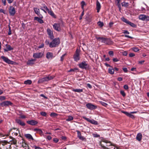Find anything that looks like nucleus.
<instances>
[{
  "label": "nucleus",
  "instance_id": "49",
  "mask_svg": "<svg viewBox=\"0 0 149 149\" xmlns=\"http://www.w3.org/2000/svg\"><path fill=\"white\" fill-rule=\"evenodd\" d=\"M33 148H34L35 149H43L35 145H34L33 146Z\"/></svg>",
  "mask_w": 149,
  "mask_h": 149
},
{
  "label": "nucleus",
  "instance_id": "5",
  "mask_svg": "<svg viewBox=\"0 0 149 149\" xmlns=\"http://www.w3.org/2000/svg\"><path fill=\"white\" fill-rule=\"evenodd\" d=\"M13 105V103L9 101H4L0 103V106L2 107H6L9 105L12 106Z\"/></svg>",
  "mask_w": 149,
  "mask_h": 149
},
{
  "label": "nucleus",
  "instance_id": "9",
  "mask_svg": "<svg viewBox=\"0 0 149 149\" xmlns=\"http://www.w3.org/2000/svg\"><path fill=\"white\" fill-rule=\"evenodd\" d=\"M91 56H89L91 59L93 61H94V60H95L96 61L98 58V55L95 53H93L91 54Z\"/></svg>",
  "mask_w": 149,
  "mask_h": 149
},
{
  "label": "nucleus",
  "instance_id": "63",
  "mask_svg": "<svg viewBox=\"0 0 149 149\" xmlns=\"http://www.w3.org/2000/svg\"><path fill=\"white\" fill-rule=\"evenodd\" d=\"M135 56V54L133 53H130L129 54V56L130 57H133Z\"/></svg>",
  "mask_w": 149,
  "mask_h": 149
},
{
  "label": "nucleus",
  "instance_id": "56",
  "mask_svg": "<svg viewBox=\"0 0 149 149\" xmlns=\"http://www.w3.org/2000/svg\"><path fill=\"white\" fill-rule=\"evenodd\" d=\"M122 54L124 56H126L127 54V51H125L122 52Z\"/></svg>",
  "mask_w": 149,
  "mask_h": 149
},
{
  "label": "nucleus",
  "instance_id": "16",
  "mask_svg": "<svg viewBox=\"0 0 149 149\" xmlns=\"http://www.w3.org/2000/svg\"><path fill=\"white\" fill-rule=\"evenodd\" d=\"M26 123L32 125H35L38 123V121L33 120L27 121Z\"/></svg>",
  "mask_w": 149,
  "mask_h": 149
},
{
  "label": "nucleus",
  "instance_id": "23",
  "mask_svg": "<svg viewBox=\"0 0 149 149\" xmlns=\"http://www.w3.org/2000/svg\"><path fill=\"white\" fill-rule=\"evenodd\" d=\"M109 145H108V144H107V143L106 144V145L105 146L104 145V144H102L101 143L100 144L102 148L104 149H109V148H107L106 147V146H109L111 145V143L110 142L109 143Z\"/></svg>",
  "mask_w": 149,
  "mask_h": 149
},
{
  "label": "nucleus",
  "instance_id": "2",
  "mask_svg": "<svg viewBox=\"0 0 149 149\" xmlns=\"http://www.w3.org/2000/svg\"><path fill=\"white\" fill-rule=\"evenodd\" d=\"M97 39L101 40L102 42L105 43L108 45H111L113 43V42L109 38L99 37L97 38Z\"/></svg>",
  "mask_w": 149,
  "mask_h": 149
},
{
  "label": "nucleus",
  "instance_id": "41",
  "mask_svg": "<svg viewBox=\"0 0 149 149\" xmlns=\"http://www.w3.org/2000/svg\"><path fill=\"white\" fill-rule=\"evenodd\" d=\"M120 93L123 96V97H125L126 95V94L124 91L123 90H121L120 91Z\"/></svg>",
  "mask_w": 149,
  "mask_h": 149
},
{
  "label": "nucleus",
  "instance_id": "19",
  "mask_svg": "<svg viewBox=\"0 0 149 149\" xmlns=\"http://www.w3.org/2000/svg\"><path fill=\"white\" fill-rule=\"evenodd\" d=\"M42 18L39 17H35L34 18V20L37 21L40 24H42L44 23L43 20L42 19Z\"/></svg>",
  "mask_w": 149,
  "mask_h": 149
},
{
  "label": "nucleus",
  "instance_id": "47",
  "mask_svg": "<svg viewBox=\"0 0 149 149\" xmlns=\"http://www.w3.org/2000/svg\"><path fill=\"white\" fill-rule=\"evenodd\" d=\"M86 18V21L89 22H90L91 21V18L89 17H87Z\"/></svg>",
  "mask_w": 149,
  "mask_h": 149
},
{
  "label": "nucleus",
  "instance_id": "35",
  "mask_svg": "<svg viewBox=\"0 0 149 149\" xmlns=\"http://www.w3.org/2000/svg\"><path fill=\"white\" fill-rule=\"evenodd\" d=\"M78 69L77 68H74V69H70L69 71L68 72H78Z\"/></svg>",
  "mask_w": 149,
  "mask_h": 149
},
{
  "label": "nucleus",
  "instance_id": "29",
  "mask_svg": "<svg viewBox=\"0 0 149 149\" xmlns=\"http://www.w3.org/2000/svg\"><path fill=\"white\" fill-rule=\"evenodd\" d=\"M72 91L74 92L78 93H81L83 92V89H73Z\"/></svg>",
  "mask_w": 149,
  "mask_h": 149
},
{
  "label": "nucleus",
  "instance_id": "57",
  "mask_svg": "<svg viewBox=\"0 0 149 149\" xmlns=\"http://www.w3.org/2000/svg\"><path fill=\"white\" fill-rule=\"evenodd\" d=\"M128 116H129V117L131 118H134V116L133 115L131 114V113H129Z\"/></svg>",
  "mask_w": 149,
  "mask_h": 149
},
{
  "label": "nucleus",
  "instance_id": "15",
  "mask_svg": "<svg viewBox=\"0 0 149 149\" xmlns=\"http://www.w3.org/2000/svg\"><path fill=\"white\" fill-rule=\"evenodd\" d=\"M140 19L145 21L149 20V16L144 15H140Z\"/></svg>",
  "mask_w": 149,
  "mask_h": 149
},
{
  "label": "nucleus",
  "instance_id": "8",
  "mask_svg": "<svg viewBox=\"0 0 149 149\" xmlns=\"http://www.w3.org/2000/svg\"><path fill=\"white\" fill-rule=\"evenodd\" d=\"M86 106L87 108L91 110L95 109L97 107V106L94 105L90 103L86 104Z\"/></svg>",
  "mask_w": 149,
  "mask_h": 149
},
{
  "label": "nucleus",
  "instance_id": "48",
  "mask_svg": "<svg viewBox=\"0 0 149 149\" xmlns=\"http://www.w3.org/2000/svg\"><path fill=\"white\" fill-rule=\"evenodd\" d=\"M9 30H8V35H10L11 34V27L9 25Z\"/></svg>",
  "mask_w": 149,
  "mask_h": 149
},
{
  "label": "nucleus",
  "instance_id": "39",
  "mask_svg": "<svg viewBox=\"0 0 149 149\" xmlns=\"http://www.w3.org/2000/svg\"><path fill=\"white\" fill-rule=\"evenodd\" d=\"M98 25L100 27H102L104 25V24L103 22L99 21L97 23Z\"/></svg>",
  "mask_w": 149,
  "mask_h": 149
},
{
  "label": "nucleus",
  "instance_id": "26",
  "mask_svg": "<svg viewBox=\"0 0 149 149\" xmlns=\"http://www.w3.org/2000/svg\"><path fill=\"white\" fill-rule=\"evenodd\" d=\"M47 11L48 13L51 15L52 17H53L55 18H56V15L54 14V13L53 12V11L52 10H49Z\"/></svg>",
  "mask_w": 149,
  "mask_h": 149
},
{
  "label": "nucleus",
  "instance_id": "28",
  "mask_svg": "<svg viewBox=\"0 0 149 149\" xmlns=\"http://www.w3.org/2000/svg\"><path fill=\"white\" fill-rule=\"evenodd\" d=\"M122 20L124 22L129 24L130 22L127 19H126L123 17L121 18Z\"/></svg>",
  "mask_w": 149,
  "mask_h": 149
},
{
  "label": "nucleus",
  "instance_id": "40",
  "mask_svg": "<svg viewBox=\"0 0 149 149\" xmlns=\"http://www.w3.org/2000/svg\"><path fill=\"white\" fill-rule=\"evenodd\" d=\"M16 132H13V133H12V135L13 136L15 135V136H17L18 135V133H19V131L17 129L16 130Z\"/></svg>",
  "mask_w": 149,
  "mask_h": 149
},
{
  "label": "nucleus",
  "instance_id": "61",
  "mask_svg": "<svg viewBox=\"0 0 149 149\" xmlns=\"http://www.w3.org/2000/svg\"><path fill=\"white\" fill-rule=\"evenodd\" d=\"M44 44L43 43H42L40 45H39L38 47V48L40 49L44 47Z\"/></svg>",
  "mask_w": 149,
  "mask_h": 149
},
{
  "label": "nucleus",
  "instance_id": "60",
  "mask_svg": "<svg viewBox=\"0 0 149 149\" xmlns=\"http://www.w3.org/2000/svg\"><path fill=\"white\" fill-rule=\"evenodd\" d=\"M83 118L85 120H86L87 121L90 123L91 120L89 118H88L85 117H83Z\"/></svg>",
  "mask_w": 149,
  "mask_h": 149
},
{
  "label": "nucleus",
  "instance_id": "33",
  "mask_svg": "<svg viewBox=\"0 0 149 149\" xmlns=\"http://www.w3.org/2000/svg\"><path fill=\"white\" fill-rule=\"evenodd\" d=\"M32 83V81L30 80H27L24 82V84H26L30 85Z\"/></svg>",
  "mask_w": 149,
  "mask_h": 149
},
{
  "label": "nucleus",
  "instance_id": "54",
  "mask_svg": "<svg viewBox=\"0 0 149 149\" xmlns=\"http://www.w3.org/2000/svg\"><path fill=\"white\" fill-rule=\"evenodd\" d=\"M79 138L81 140H86V139L83 136H81L79 137Z\"/></svg>",
  "mask_w": 149,
  "mask_h": 149
},
{
  "label": "nucleus",
  "instance_id": "32",
  "mask_svg": "<svg viewBox=\"0 0 149 149\" xmlns=\"http://www.w3.org/2000/svg\"><path fill=\"white\" fill-rule=\"evenodd\" d=\"M12 140L11 141V144L15 145L17 144V140L15 138L12 137Z\"/></svg>",
  "mask_w": 149,
  "mask_h": 149
},
{
  "label": "nucleus",
  "instance_id": "46",
  "mask_svg": "<svg viewBox=\"0 0 149 149\" xmlns=\"http://www.w3.org/2000/svg\"><path fill=\"white\" fill-rule=\"evenodd\" d=\"M100 102V103L101 104L102 106H104L105 107H106L108 105L107 104L104 102Z\"/></svg>",
  "mask_w": 149,
  "mask_h": 149
},
{
  "label": "nucleus",
  "instance_id": "31",
  "mask_svg": "<svg viewBox=\"0 0 149 149\" xmlns=\"http://www.w3.org/2000/svg\"><path fill=\"white\" fill-rule=\"evenodd\" d=\"M122 5L123 6L125 7H127L129 6V3L125 2H123L121 3Z\"/></svg>",
  "mask_w": 149,
  "mask_h": 149
},
{
  "label": "nucleus",
  "instance_id": "6",
  "mask_svg": "<svg viewBox=\"0 0 149 149\" xmlns=\"http://www.w3.org/2000/svg\"><path fill=\"white\" fill-rule=\"evenodd\" d=\"M10 15L13 16L15 15L16 11L15 8L12 6H10L8 9Z\"/></svg>",
  "mask_w": 149,
  "mask_h": 149
},
{
  "label": "nucleus",
  "instance_id": "14",
  "mask_svg": "<svg viewBox=\"0 0 149 149\" xmlns=\"http://www.w3.org/2000/svg\"><path fill=\"white\" fill-rule=\"evenodd\" d=\"M34 12L38 15L41 18H43V17L42 15L40 14V10L39 8H33Z\"/></svg>",
  "mask_w": 149,
  "mask_h": 149
},
{
  "label": "nucleus",
  "instance_id": "62",
  "mask_svg": "<svg viewBox=\"0 0 149 149\" xmlns=\"http://www.w3.org/2000/svg\"><path fill=\"white\" fill-rule=\"evenodd\" d=\"M53 141L55 143H57L58 142V139L57 138H54L53 139Z\"/></svg>",
  "mask_w": 149,
  "mask_h": 149
},
{
  "label": "nucleus",
  "instance_id": "64",
  "mask_svg": "<svg viewBox=\"0 0 149 149\" xmlns=\"http://www.w3.org/2000/svg\"><path fill=\"white\" fill-rule=\"evenodd\" d=\"M123 71H124V72H127L128 71V70H127V68H123Z\"/></svg>",
  "mask_w": 149,
  "mask_h": 149
},
{
  "label": "nucleus",
  "instance_id": "11",
  "mask_svg": "<svg viewBox=\"0 0 149 149\" xmlns=\"http://www.w3.org/2000/svg\"><path fill=\"white\" fill-rule=\"evenodd\" d=\"M54 29L58 31H61V29L60 27V24L58 23H55L53 25Z\"/></svg>",
  "mask_w": 149,
  "mask_h": 149
},
{
  "label": "nucleus",
  "instance_id": "50",
  "mask_svg": "<svg viewBox=\"0 0 149 149\" xmlns=\"http://www.w3.org/2000/svg\"><path fill=\"white\" fill-rule=\"evenodd\" d=\"M6 99V97L4 96H0V100L2 101Z\"/></svg>",
  "mask_w": 149,
  "mask_h": 149
},
{
  "label": "nucleus",
  "instance_id": "13",
  "mask_svg": "<svg viewBox=\"0 0 149 149\" xmlns=\"http://www.w3.org/2000/svg\"><path fill=\"white\" fill-rule=\"evenodd\" d=\"M43 55L41 52L36 53L33 54V57L35 58H38L42 57Z\"/></svg>",
  "mask_w": 149,
  "mask_h": 149
},
{
  "label": "nucleus",
  "instance_id": "58",
  "mask_svg": "<svg viewBox=\"0 0 149 149\" xmlns=\"http://www.w3.org/2000/svg\"><path fill=\"white\" fill-rule=\"evenodd\" d=\"M66 55L65 54H64L61 57V61H63V59H64V58L65 56Z\"/></svg>",
  "mask_w": 149,
  "mask_h": 149
},
{
  "label": "nucleus",
  "instance_id": "37",
  "mask_svg": "<svg viewBox=\"0 0 149 149\" xmlns=\"http://www.w3.org/2000/svg\"><path fill=\"white\" fill-rule=\"evenodd\" d=\"M58 114L54 112H52L50 114V116L51 117H54L57 116Z\"/></svg>",
  "mask_w": 149,
  "mask_h": 149
},
{
  "label": "nucleus",
  "instance_id": "38",
  "mask_svg": "<svg viewBox=\"0 0 149 149\" xmlns=\"http://www.w3.org/2000/svg\"><path fill=\"white\" fill-rule=\"evenodd\" d=\"M22 146H23V148H24V147H27L28 148L27 149H29V146L28 144H26L25 143H22Z\"/></svg>",
  "mask_w": 149,
  "mask_h": 149
},
{
  "label": "nucleus",
  "instance_id": "18",
  "mask_svg": "<svg viewBox=\"0 0 149 149\" xmlns=\"http://www.w3.org/2000/svg\"><path fill=\"white\" fill-rule=\"evenodd\" d=\"M36 61L35 59H31L28 60L27 62V64L28 65H32L35 63V61Z\"/></svg>",
  "mask_w": 149,
  "mask_h": 149
},
{
  "label": "nucleus",
  "instance_id": "55",
  "mask_svg": "<svg viewBox=\"0 0 149 149\" xmlns=\"http://www.w3.org/2000/svg\"><path fill=\"white\" fill-rule=\"evenodd\" d=\"M77 136L78 138L80 136H81V134L80 132L79 131H77Z\"/></svg>",
  "mask_w": 149,
  "mask_h": 149
},
{
  "label": "nucleus",
  "instance_id": "25",
  "mask_svg": "<svg viewBox=\"0 0 149 149\" xmlns=\"http://www.w3.org/2000/svg\"><path fill=\"white\" fill-rule=\"evenodd\" d=\"M40 9L41 10H42L45 13H47L46 10L48 11L49 10L48 8L45 5L43 7H41V8Z\"/></svg>",
  "mask_w": 149,
  "mask_h": 149
},
{
  "label": "nucleus",
  "instance_id": "42",
  "mask_svg": "<svg viewBox=\"0 0 149 149\" xmlns=\"http://www.w3.org/2000/svg\"><path fill=\"white\" fill-rule=\"evenodd\" d=\"M128 24L130 25L131 26H132L133 27H134V28L136 27V25L135 24H134L133 23L131 22H129V24Z\"/></svg>",
  "mask_w": 149,
  "mask_h": 149
},
{
  "label": "nucleus",
  "instance_id": "20",
  "mask_svg": "<svg viewBox=\"0 0 149 149\" xmlns=\"http://www.w3.org/2000/svg\"><path fill=\"white\" fill-rule=\"evenodd\" d=\"M46 57L48 59L52 58L54 57L53 56V54L50 52H48L46 53Z\"/></svg>",
  "mask_w": 149,
  "mask_h": 149
},
{
  "label": "nucleus",
  "instance_id": "21",
  "mask_svg": "<svg viewBox=\"0 0 149 149\" xmlns=\"http://www.w3.org/2000/svg\"><path fill=\"white\" fill-rule=\"evenodd\" d=\"M101 6L100 4L98 1H97L96 9L97 10V12L99 13L101 8Z\"/></svg>",
  "mask_w": 149,
  "mask_h": 149
},
{
  "label": "nucleus",
  "instance_id": "30",
  "mask_svg": "<svg viewBox=\"0 0 149 149\" xmlns=\"http://www.w3.org/2000/svg\"><path fill=\"white\" fill-rule=\"evenodd\" d=\"M108 72L111 74H114V70L113 68H109L108 69Z\"/></svg>",
  "mask_w": 149,
  "mask_h": 149
},
{
  "label": "nucleus",
  "instance_id": "51",
  "mask_svg": "<svg viewBox=\"0 0 149 149\" xmlns=\"http://www.w3.org/2000/svg\"><path fill=\"white\" fill-rule=\"evenodd\" d=\"M84 10H83V11L82 12L81 14V15L79 17V19L81 20L82 19V17L84 15Z\"/></svg>",
  "mask_w": 149,
  "mask_h": 149
},
{
  "label": "nucleus",
  "instance_id": "59",
  "mask_svg": "<svg viewBox=\"0 0 149 149\" xmlns=\"http://www.w3.org/2000/svg\"><path fill=\"white\" fill-rule=\"evenodd\" d=\"M123 88L125 89L126 90H128L129 88L128 86L126 85L124 86Z\"/></svg>",
  "mask_w": 149,
  "mask_h": 149
},
{
  "label": "nucleus",
  "instance_id": "24",
  "mask_svg": "<svg viewBox=\"0 0 149 149\" xmlns=\"http://www.w3.org/2000/svg\"><path fill=\"white\" fill-rule=\"evenodd\" d=\"M25 136L29 139H31L33 140L34 139L32 136L30 134H26L24 135Z\"/></svg>",
  "mask_w": 149,
  "mask_h": 149
},
{
  "label": "nucleus",
  "instance_id": "7",
  "mask_svg": "<svg viewBox=\"0 0 149 149\" xmlns=\"http://www.w3.org/2000/svg\"><path fill=\"white\" fill-rule=\"evenodd\" d=\"M79 68L82 69L86 70L88 68L87 67L88 64L86 63L85 61H83V62L79 64Z\"/></svg>",
  "mask_w": 149,
  "mask_h": 149
},
{
  "label": "nucleus",
  "instance_id": "17",
  "mask_svg": "<svg viewBox=\"0 0 149 149\" xmlns=\"http://www.w3.org/2000/svg\"><path fill=\"white\" fill-rule=\"evenodd\" d=\"M15 122L17 123L18 124H19V125L24 126L25 125V124L21 120H20L19 119H15Z\"/></svg>",
  "mask_w": 149,
  "mask_h": 149
},
{
  "label": "nucleus",
  "instance_id": "22",
  "mask_svg": "<svg viewBox=\"0 0 149 149\" xmlns=\"http://www.w3.org/2000/svg\"><path fill=\"white\" fill-rule=\"evenodd\" d=\"M6 48L4 49L5 52H8V51H10L13 49V48L11 47L10 45L8 44L6 45Z\"/></svg>",
  "mask_w": 149,
  "mask_h": 149
},
{
  "label": "nucleus",
  "instance_id": "34",
  "mask_svg": "<svg viewBox=\"0 0 149 149\" xmlns=\"http://www.w3.org/2000/svg\"><path fill=\"white\" fill-rule=\"evenodd\" d=\"M73 119V118L72 116H69L68 118L66 119V121H69L72 120Z\"/></svg>",
  "mask_w": 149,
  "mask_h": 149
},
{
  "label": "nucleus",
  "instance_id": "3",
  "mask_svg": "<svg viewBox=\"0 0 149 149\" xmlns=\"http://www.w3.org/2000/svg\"><path fill=\"white\" fill-rule=\"evenodd\" d=\"M54 77L52 76L49 75L46 77H45L39 79L38 82L39 83H42L45 81H48L52 79Z\"/></svg>",
  "mask_w": 149,
  "mask_h": 149
},
{
  "label": "nucleus",
  "instance_id": "1",
  "mask_svg": "<svg viewBox=\"0 0 149 149\" xmlns=\"http://www.w3.org/2000/svg\"><path fill=\"white\" fill-rule=\"evenodd\" d=\"M60 43V40L59 38H56L53 39L49 43V47L51 48L55 47Z\"/></svg>",
  "mask_w": 149,
  "mask_h": 149
},
{
  "label": "nucleus",
  "instance_id": "36",
  "mask_svg": "<svg viewBox=\"0 0 149 149\" xmlns=\"http://www.w3.org/2000/svg\"><path fill=\"white\" fill-rule=\"evenodd\" d=\"M90 123L95 125H97L98 124L97 121L93 120H91Z\"/></svg>",
  "mask_w": 149,
  "mask_h": 149
},
{
  "label": "nucleus",
  "instance_id": "52",
  "mask_svg": "<svg viewBox=\"0 0 149 149\" xmlns=\"http://www.w3.org/2000/svg\"><path fill=\"white\" fill-rule=\"evenodd\" d=\"M136 139L138 141H140V133L138 134L137 135Z\"/></svg>",
  "mask_w": 149,
  "mask_h": 149
},
{
  "label": "nucleus",
  "instance_id": "53",
  "mask_svg": "<svg viewBox=\"0 0 149 149\" xmlns=\"http://www.w3.org/2000/svg\"><path fill=\"white\" fill-rule=\"evenodd\" d=\"M2 3H3V5L4 6H5L6 5V0H1Z\"/></svg>",
  "mask_w": 149,
  "mask_h": 149
},
{
  "label": "nucleus",
  "instance_id": "45",
  "mask_svg": "<svg viewBox=\"0 0 149 149\" xmlns=\"http://www.w3.org/2000/svg\"><path fill=\"white\" fill-rule=\"evenodd\" d=\"M132 50L135 52H137L139 51V49L136 47H134L132 48Z\"/></svg>",
  "mask_w": 149,
  "mask_h": 149
},
{
  "label": "nucleus",
  "instance_id": "27",
  "mask_svg": "<svg viewBox=\"0 0 149 149\" xmlns=\"http://www.w3.org/2000/svg\"><path fill=\"white\" fill-rule=\"evenodd\" d=\"M122 20L124 22L129 24L130 22L127 19H126L123 17L121 18Z\"/></svg>",
  "mask_w": 149,
  "mask_h": 149
},
{
  "label": "nucleus",
  "instance_id": "44",
  "mask_svg": "<svg viewBox=\"0 0 149 149\" xmlns=\"http://www.w3.org/2000/svg\"><path fill=\"white\" fill-rule=\"evenodd\" d=\"M109 55L111 56H113V52L112 51H110L109 52Z\"/></svg>",
  "mask_w": 149,
  "mask_h": 149
},
{
  "label": "nucleus",
  "instance_id": "12",
  "mask_svg": "<svg viewBox=\"0 0 149 149\" xmlns=\"http://www.w3.org/2000/svg\"><path fill=\"white\" fill-rule=\"evenodd\" d=\"M47 32L51 40L53 39L54 36L53 35V31L49 29H48L47 30Z\"/></svg>",
  "mask_w": 149,
  "mask_h": 149
},
{
  "label": "nucleus",
  "instance_id": "4",
  "mask_svg": "<svg viewBox=\"0 0 149 149\" xmlns=\"http://www.w3.org/2000/svg\"><path fill=\"white\" fill-rule=\"evenodd\" d=\"M80 50L77 49L73 56V58L75 61H77L80 60Z\"/></svg>",
  "mask_w": 149,
  "mask_h": 149
},
{
  "label": "nucleus",
  "instance_id": "10",
  "mask_svg": "<svg viewBox=\"0 0 149 149\" xmlns=\"http://www.w3.org/2000/svg\"><path fill=\"white\" fill-rule=\"evenodd\" d=\"M1 58L3 59L4 61L6 63H8L9 64H13V61H11L10 59H9L8 58L6 57L2 56L1 57Z\"/></svg>",
  "mask_w": 149,
  "mask_h": 149
},
{
  "label": "nucleus",
  "instance_id": "43",
  "mask_svg": "<svg viewBox=\"0 0 149 149\" xmlns=\"http://www.w3.org/2000/svg\"><path fill=\"white\" fill-rule=\"evenodd\" d=\"M40 114L41 115L43 116H46L47 115V113L44 111H41L40 112Z\"/></svg>",
  "mask_w": 149,
  "mask_h": 149
}]
</instances>
